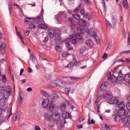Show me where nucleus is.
<instances>
[{
  "instance_id": "obj_15",
  "label": "nucleus",
  "mask_w": 130,
  "mask_h": 130,
  "mask_svg": "<svg viewBox=\"0 0 130 130\" xmlns=\"http://www.w3.org/2000/svg\"><path fill=\"white\" fill-rule=\"evenodd\" d=\"M20 120V115L19 114L16 113L12 117L11 121H18Z\"/></svg>"
},
{
  "instance_id": "obj_31",
  "label": "nucleus",
  "mask_w": 130,
  "mask_h": 130,
  "mask_svg": "<svg viewBox=\"0 0 130 130\" xmlns=\"http://www.w3.org/2000/svg\"><path fill=\"white\" fill-rule=\"evenodd\" d=\"M29 29H36V25L34 23L29 24Z\"/></svg>"
},
{
  "instance_id": "obj_44",
  "label": "nucleus",
  "mask_w": 130,
  "mask_h": 130,
  "mask_svg": "<svg viewBox=\"0 0 130 130\" xmlns=\"http://www.w3.org/2000/svg\"><path fill=\"white\" fill-rule=\"evenodd\" d=\"M70 91H71L70 88H65V93H66V94H68V95H69V93H70Z\"/></svg>"
},
{
  "instance_id": "obj_34",
  "label": "nucleus",
  "mask_w": 130,
  "mask_h": 130,
  "mask_svg": "<svg viewBox=\"0 0 130 130\" xmlns=\"http://www.w3.org/2000/svg\"><path fill=\"white\" fill-rule=\"evenodd\" d=\"M111 104H116L117 105H118V100H117V99H114Z\"/></svg>"
},
{
  "instance_id": "obj_16",
  "label": "nucleus",
  "mask_w": 130,
  "mask_h": 130,
  "mask_svg": "<svg viewBox=\"0 0 130 130\" xmlns=\"http://www.w3.org/2000/svg\"><path fill=\"white\" fill-rule=\"evenodd\" d=\"M7 100L6 98H2L0 100V108L5 107L6 105V100Z\"/></svg>"
},
{
  "instance_id": "obj_10",
  "label": "nucleus",
  "mask_w": 130,
  "mask_h": 130,
  "mask_svg": "<svg viewBox=\"0 0 130 130\" xmlns=\"http://www.w3.org/2000/svg\"><path fill=\"white\" fill-rule=\"evenodd\" d=\"M34 22V23H36L39 25L40 24H43L44 23V20H43V15H39L38 18H35Z\"/></svg>"
},
{
  "instance_id": "obj_36",
  "label": "nucleus",
  "mask_w": 130,
  "mask_h": 130,
  "mask_svg": "<svg viewBox=\"0 0 130 130\" xmlns=\"http://www.w3.org/2000/svg\"><path fill=\"white\" fill-rule=\"evenodd\" d=\"M81 1L84 2V3L86 4V5H88L89 6H91V1L90 0H81Z\"/></svg>"
},
{
  "instance_id": "obj_63",
  "label": "nucleus",
  "mask_w": 130,
  "mask_h": 130,
  "mask_svg": "<svg viewBox=\"0 0 130 130\" xmlns=\"http://www.w3.org/2000/svg\"><path fill=\"white\" fill-rule=\"evenodd\" d=\"M48 41V38L46 37L45 38V40L44 41V42L45 43H46V42H47Z\"/></svg>"
},
{
  "instance_id": "obj_49",
  "label": "nucleus",
  "mask_w": 130,
  "mask_h": 130,
  "mask_svg": "<svg viewBox=\"0 0 130 130\" xmlns=\"http://www.w3.org/2000/svg\"><path fill=\"white\" fill-rule=\"evenodd\" d=\"M112 43H110L108 45V47L107 48V50H109V49H110V48H111V45Z\"/></svg>"
},
{
  "instance_id": "obj_61",
  "label": "nucleus",
  "mask_w": 130,
  "mask_h": 130,
  "mask_svg": "<svg viewBox=\"0 0 130 130\" xmlns=\"http://www.w3.org/2000/svg\"><path fill=\"white\" fill-rule=\"evenodd\" d=\"M13 6H14L15 7H17L18 9H19L20 10V6H19V5L17 4L16 3H15Z\"/></svg>"
},
{
  "instance_id": "obj_5",
  "label": "nucleus",
  "mask_w": 130,
  "mask_h": 130,
  "mask_svg": "<svg viewBox=\"0 0 130 130\" xmlns=\"http://www.w3.org/2000/svg\"><path fill=\"white\" fill-rule=\"evenodd\" d=\"M88 34H89V35H90V36L94 37L95 41H96L97 44H100V40L99 39V38L97 37V35H96V32H94V29H93V28H90L89 29H88Z\"/></svg>"
},
{
  "instance_id": "obj_39",
  "label": "nucleus",
  "mask_w": 130,
  "mask_h": 130,
  "mask_svg": "<svg viewBox=\"0 0 130 130\" xmlns=\"http://www.w3.org/2000/svg\"><path fill=\"white\" fill-rule=\"evenodd\" d=\"M55 48L56 51H58V52H59L61 50V48H60V46H59V45L55 46Z\"/></svg>"
},
{
  "instance_id": "obj_23",
  "label": "nucleus",
  "mask_w": 130,
  "mask_h": 130,
  "mask_svg": "<svg viewBox=\"0 0 130 130\" xmlns=\"http://www.w3.org/2000/svg\"><path fill=\"white\" fill-rule=\"evenodd\" d=\"M60 108L62 112L66 111V109H67V105L64 103H62L60 104Z\"/></svg>"
},
{
  "instance_id": "obj_64",
  "label": "nucleus",
  "mask_w": 130,
  "mask_h": 130,
  "mask_svg": "<svg viewBox=\"0 0 130 130\" xmlns=\"http://www.w3.org/2000/svg\"><path fill=\"white\" fill-rule=\"evenodd\" d=\"M87 105L91 104V98L89 99L88 102L87 103Z\"/></svg>"
},
{
  "instance_id": "obj_24",
  "label": "nucleus",
  "mask_w": 130,
  "mask_h": 130,
  "mask_svg": "<svg viewBox=\"0 0 130 130\" xmlns=\"http://www.w3.org/2000/svg\"><path fill=\"white\" fill-rule=\"evenodd\" d=\"M75 37L78 40H83V36H82L81 34H76Z\"/></svg>"
},
{
  "instance_id": "obj_56",
  "label": "nucleus",
  "mask_w": 130,
  "mask_h": 130,
  "mask_svg": "<svg viewBox=\"0 0 130 130\" xmlns=\"http://www.w3.org/2000/svg\"><path fill=\"white\" fill-rule=\"evenodd\" d=\"M84 120V117H81L79 118V122H82V121H83Z\"/></svg>"
},
{
  "instance_id": "obj_2",
  "label": "nucleus",
  "mask_w": 130,
  "mask_h": 130,
  "mask_svg": "<svg viewBox=\"0 0 130 130\" xmlns=\"http://www.w3.org/2000/svg\"><path fill=\"white\" fill-rule=\"evenodd\" d=\"M45 117L49 120V121H54L56 124H59L61 126L64 125L67 121L65 119H62L60 120V115L58 112L56 113L55 115H52V116L48 114V113L45 114Z\"/></svg>"
},
{
  "instance_id": "obj_28",
  "label": "nucleus",
  "mask_w": 130,
  "mask_h": 130,
  "mask_svg": "<svg viewBox=\"0 0 130 130\" xmlns=\"http://www.w3.org/2000/svg\"><path fill=\"white\" fill-rule=\"evenodd\" d=\"M35 59H36V57H35V55H34V54H30L29 60H31L32 62H35Z\"/></svg>"
},
{
  "instance_id": "obj_58",
  "label": "nucleus",
  "mask_w": 130,
  "mask_h": 130,
  "mask_svg": "<svg viewBox=\"0 0 130 130\" xmlns=\"http://www.w3.org/2000/svg\"><path fill=\"white\" fill-rule=\"evenodd\" d=\"M23 72H24V69H21L20 72V75L22 76L23 75Z\"/></svg>"
},
{
  "instance_id": "obj_47",
  "label": "nucleus",
  "mask_w": 130,
  "mask_h": 130,
  "mask_svg": "<svg viewBox=\"0 0 130 130\" xmlns=\"http://www.w3.org/2000/svg\"><path fill=\"white\" fill-rule=\"evenodd\" d=\"M39 58L40 60H47V59L44 58V57L42 56L41 55H39Z\"/></svg>"
},
{
  "instance_id": "obj_4",
  "label": "nucleus",
  "mask_w": 130,
  "mask_h": 130,
  "mask_svg": "<svg viewBox=\"0 0 130 130\" xmlns=\"http://www.w3.org/2000/svg\"><path fill=\"white\" fill-rule=\"evenodd\" d=\"M117 70H118V68H116L114 69V75H112L110 77H109V76H111V73H110L109 74H108V80H110L112 83H115L117 81L118 78L116 76Z\"/></svg>"
},
{
  "instance_id": "obj_38",
  "label": "nucleus",
  "mask_w": 130,
  "mask_h": 130,
  "mask_svg": "<svg viewBox=\"0 0 130 130\" xmlns=\"http://www.w3.org/2000/svg\"><path fill=\"white\" fill-rule=\"evenodd\" d=\"M101 96H98L95 102V104H98V103H99V102H100V101H101Z\"/></svg>"
},
{
  "instance_id": "obj_21",
  "label": "nucleus",
  "mask_w": 130,
  "mask_h": 130,
  "mask_svg": "<svg viewBox=\"0 0 130 130\" xmlns=\"http://www.w3.org/2000/svg\"><path fill=\"white\" fill-rule=\"evenodd\" d=\"M78 25L81 26V27H86L87 23H86L85 20H80L78 21Z\"/></svg>"
},
{
  "instance_id": "obj_55",
  "label": "nucleus",
  "mask_w": 130,
  "mask_h": 130,
  "mask_svg": "<svg viewBox=\"0 0 130 130\" xmlns=\"http://www.w3.org/2000/svg\"><path fill=\"white\" fill-rule=\"evenodd\" d=\"M61 56H62V57H66L68 56V54H67L66 53H62L61 54Z\"/></svg>"
},
{
  "instance_id": "obj_50",
  "label": "nucleus",
  "mask_w": 130,
  "mask_h": 130,
  "mask_svg": "<svg viewBox=\"0 0 130 130\" xmlns=\"http://www.w3.org/2000/svg\"><path fill=\"white\" fill-rule=\"evenodd\" d=\"M12 4H10L9 5V10L10 14L11 13H12Z\"/></svg>"
},
{
  "instance_id": "obj_11",
  "label": "nucleus",
  "mask_w": 130,
  "mask_h": 130,
  "mask_svg": "<svg viewBox=\"0 0 130 130\" xmlns=\"http://www.w3.org/2000/svg\"><path fill=\"white\" fill-rule=\"evenodd\" d=\"M116 72H117V73L116 74V76L117 77V78L118 79V81H120V82L123 81V79L124 77H123V75H122L121 70H119L118 71V70H117Z\"/></svg>"
},
{
  "instance_id": "obj_25",
  "label": "nucleus",
  "mask_w": 130,
  "mask_h": 130,
  "mask_svg": "<svg viewBox=\"0 0 130 130\" xmlns=\"http://www.w3.org/2000/svg\"><path fill=\"white\" fill-rule=\"evenodd\" d=\"M114 119L116 122H120V121L122 120V118H121L120 115H117L115 117Z\"/></svg>"
},
{
  "instance_id": "obj_19",
  "label": "nucleus",
  "mask_w": 130,
  "mask_h": 130,
  "mask_svg": "<svg viewBox=\"0 0 130 130\" xmlns=\"http://www.w3.org/2000/svg\"><path fill=\"white\" fill-rule=\"evenodd\" d=\"M123 80L126 82V83H127L130 85V74H128L125 75L124 77Z\"/></svg>"
},
{
  "instance_id": "obj_20",
  "label": "nucleus",
  "mask_w": 130,
  "mask_h": 130,
  "mask_svg": "<svg viewBox=\"0 0 130 130\" xmlns=\"http://www.w3.org/2000/svg\"><path fill=\"white\" fill-rule=\"evenodd\" d=\"M122 122L125 127H127V126L129 125L128 119L124 118H122Z\"/></svg>"
},
{
  "instance_id": "obj_8",
  "label": "nucleus",
  "mask_w": 130,
  "mask_h": 130,
  "mask_svg": "<svg viewBox=\"0 0 130 130\" xmlns=\"http://www.w3.org/2000/svg\"><path fill=\"white\" fill-rule=\"evenodd\" d=\"M103 98L108 101H111L113 99V95H112V93L110 91H108L106 93L103 94Z\"/></svg>"
},
{
  "instance_id": "obj_60",
  "label": "nucleus",
  "mask_w": 130,
  "mask_h": 130,
  "mask_svg": "<svg viewBox=\"0 0 130 130\" xmlns=\"http://www.w3.org/2000/svg\"><path fill=\"white\" fill-rule=\"evenodd\" d=\"M48 126H49V127H53V126H54V124L50 123L49 124Z\"/></svg>"
},
{
  "instance_id": "obj_30",
  "label": "nucleus",
  "mask_w": 130,
  "mask_h": 130,
  "mask_svg": "<svg viewBox=\"0 0 130 130\" xmlns=\"http://www.w3.org/2000/svg\"><path fill=\"white\" fill-rule=\"evenodd\" d=\"M19 99L18 101V104L19 106H22V100H23V98L22 96H21V94L19 93Z\"/></svg>"
},
{
  "instance_id": "obj_35",
  "label": "nucleus",
  "mask_w": 130,
  "mask_h": 130,
  "mask_svg": "<svg viewBox=\"0 0 130 130\" xmlns=\"http://www.w3.org/2000/svg\"><path fill=\"white\" fill-rule=\"evenodd\" d=\"M73 17L76 20H80V15L78 14H73Z\"/></svg>"
},
{
  "instance_id": "obj_59",
  "label": "nucleus",
  "mask_w": 130,
  "mask_h": 130,
  "mask_svg": "<svg viewBox=\"0 0 130 130\" xmlns=\"http://www.w3.org/2000/svg\"><path fill=\"white\" fill-rule=\"evenodd\" d=\"M107 57V54H106V53H105L103 55V58H106Z\"/></svg>"
},
{
  "instance_id": "obj_14",
  "label": "nucleus",
  "mask_w": 130,
  "mask_h": 130,
  "mask_svg": "<svg viewBox=\"0 0 130 130\" xmlns=\"http://www.w3.org/2000/svg\"><path fill=\"white\" fill-rule=\"evenodd\" d=\"M68 42H71V39L70 38H67L65 40V43H66V47H67L68 50H72L73 47H71V44H70V43H68Z\"/></svg>"
},
{
  "instance_id": "obj_52",
  "label": "nucleus",
  "mask_w": 130,
  "mask_h": 130,
  "mask_svg": "<svg viewBox=\"0 0 130 130\" xmlns=\"http://www.w3.org/2000/svg\"><path fill=\"white\" fill-rule=\"evenodd\" d=\"M80 14H81V15H83L84 16V15H85V9H81L80 10Z\"/></svg>"
},
{
  "instance_id": "obj_42",
  "label": "nucleus",
  "mask_w": 130,
  "mask_h": 130,
  "mask_svg": "<svg viewBox=\"0 0 130 130\" xmlns=\"http://www.w3.org/2000/svg\"><path fill=\"white\" fill-rule=\"evenodd\" d=\"M105 127L106 130H113L112 127L109 126L107 125H105Z\"/></svg>"
},
{
  "instance_id": "obj_29",
  "label": "nucleus",
  "mask_w": 130,
  "mask_h": 130,
  "mask_svg": "<svg viewBox=\"0 0 130 130\" xmlns=\"http://www.w3.org/2000/svg\"><path fill=\"white\" fill-rule=\"evenodd\" d=\"M68 114H69V113H68V112H67L66 111L62 112V117L64 119H66V118H68Z\"/></svg>"
},
{
  "instance_id": "obj_48",
  "label": "nucleus",
  "mask_w": 130,
  "mask_h": 130,
  "mask_svg": "<svg viewBox=\"0 0 130 130\" xmlns=\"http://www.w3.org/2000/svg\"><path fill=\"white\" fill-rule=\"evenodd\" d=\"M121 53H124V54H128L130 53L129 50L124 51L121 52Z\"/></svg>"
},
{
  "instance_id": "obj_33",
  "label": "nucleus",
  "mask_w": 130,
  "mask_h": 130,
  "mask_svg": "<svg viewBox=\"0 0 130 130\" xmlns=\"http://www.w3.org/2000/svg\"><path fill=\"white\" fill-rule=\"evenodd\" d=\"M0 48L1 49H5L6 48V44L4 43H0Z\"/></svg>"
},
{
  "instance_id": "obj_57",
  "label": "nucleus",
  "mask_w": 130,
  "mask_h": 130,
  "mask_svg": "<svg viewBox=\"0 0 130 130\" xmlns=\"http://www.w3.org/2000/svg\"><path fill=\"white\" fill-rule=\"evenodd\" d=\"M35 129V130H41V128H40V127H39V126H36Z\"/></svg>"
},
{
  "instance_id": "obj_22",
  "label": "nucleus",
  "mask_w": 130,
  "mask_h": 130,
  "mask_svg": "<svg viewBox=\"0 0 130 130\" xmlns=\"http://www.w3.org/2000/svg\"><path fill=\"white\" fill-rule=\"evenodd\" d=\"M47 27H48V25H47L46 24L44 23H40L38 25V28L39 29H46L47 28Z\"/></svg>"
},
{
  "instance_id": "obj_27",
  "label": "nucleus",
  "mask_w": 130,
  "mask_h": 130,
  "mask_svg": "<svg viewBox=\"0 0 130 130\" xmlns=\"http://www.w3.org/2000/svg\"><path fill=\"white\" fill-rule=\"evenodd\" d=\"M123 5L124 8L127 10L128 9V4H127V0H123Z\"/></svg>"
},
{
  "instance_id": "obj_62",
  "label": "nucleus",
  "mask_w": 130,
  "mask_h": 130,
  "mask_svg": "<svg viewBox=\"0 0 130 130\" xmlns=\"http://www.w3.org/2000/svg\"><path fill=\"white\" fill-rule=\"evenodd\" d=\"M28 73H32V72H33V71L32 70V69L31 68H29L28 70Z\"/></svg>"
},
{
  "instance_id": "obj_3",
  "label": "nucleus",
  "mask_w": 130,
  "mask_h": 130,
  "mask_svg": "<svg viewBox=\"0 0 130 130\" xmlns=\"http://www.w3.org/2000/svg\"><path fill=\"white\" fill-rule=\"evenodd\" d=\"M60 31L54 30L53 29L49 30V35L50 38H53L54 37L55 42L57 44H60L61 43V39L60 38Z\"/></svg>"
},
{
  "instance_id": "obj_32",
  "label": "nucleus",
  "mask_w": 130,
  "mask_h": 130,
  "mask_svg": "<svg viewBox=\"0 0 130 130\" xmlns=\"http://www.w3.org/2000/svg\"><path fill=\"white\" fill-rule=\"evenodd\" d=\"M81 5L80 4L79 5V6L76 8L74 11V13H78V12H79V11H80V10H81Z\"/></svg>"
},
{
  "instance_id": "obj_18",
  "label": "nucleus",
  "mask_w": 130,
  "mask_h": 130,
  "mask_svg": "<svg viewBox=\"0 0 130 130\" xmlns=\"http://www.w3.org/2000/svg\"><path fill=\"white\" fill-rule=\"evenodd\" d=\"M85 44L89 47H93L94 46V43L91 40H87L85 42Z\"/></svg>"
},
{
  "instance_id": "obj_1",
  "label": "nucleus",
  "mask_w": 130,
  "mask_h": 130,
  "mask_svg": "<svg viewBox=\"0 0 130 130\" xmlns=\"http://www.w3.org/2000/svg\"><path fill=\"white\" fill-rule=\"evenodd\" d=\"M57 99H58V95L55 93L49 95L47 99H45L42 102L43 108H47L49 106V110L53 111V109H54V104H53V102H55Z\"/></svg>"
},
{
  "instance_id": "obj_6",
  "label": "nucleus",
  "mask_w": 130,
  "mask_h": 130,
  "mask_svg": "<svg viewBox=\"0 0 130 130\" xmlns=\"http://www.w3.org/2000/svg\"><path fill=\"white\" fill-rule=\"evenodd\" d=\"M8 89L9 90H1L0 96H3V98H7L6 97H9V95L11 94V89L10 86H8Z\"/></svg>"
},
{
  "instance_id": "obj_41",
  "label": "nucleus",
  "mask_w": 130,
  "mask_h": 130,
  "mask_svg": "<svg viewBox=\"0 0 130 130\" xmlns=\"http://www.w3.org/2000/svg\"><path fill=\"white\" fill-rule=\"evenodd\" d=\"M77 31L79 32V30H80V33L81 34H84V32L83 31H84V29H83V28H80V27H77Z\"/></svg>"
},
{
  "instance_id": "obj_43",
  "label": "nucleus",
  "mask_w": 130,
  "mask_h": 130,
  "mask_svg": "<svg viewBox=\"0 0 130 130\" xmlns=\"http://www.w3.org/2000/svg\"><path fill=\"white\" fill-rule=\"evenodd\" d=\"M71 42H72V43H73V44L75 45V44H77V42H78L77 41V39L75 38V39H72L71 40Z\"/></svg>"
},
{
  "instance_id": "obj_37",
  "label": "nucleus",
  "mask_w": 130,
  "mask_h": 130,
  "mask_svg": "<svg viewBox=\"0 0 130 130\" xmlns=\"http://www.w3.org/2000/svg\"><path fill=\"white\" fill-rule=\"evenodd\" d=\"M85 17L88 20H91V14L87 13L85 14Z\"/></svg>"
},
{
  "instance_id": "obj_46",
  "label": "nucleus",
  "mask_w": 130,
  "mask_h": 130,
  "mask_svg": "<svg viewBox=\"0 0 130 130\" xmlns=\"http://www.w3.org/2000/svg\"><path fill=\"white\" fill-rule=\"evenodd\" d=\"M24 33L25 36H29V30H24Z\"/></svg>"
},
{
  "instance_id": "obj_12",
  "label": "nucleus",
  "mask_w": 130,
  "mask_h": 130,
  "mask_svg": "<svg viewBox=\"0 0 130 130\" xmlns=\"http://www.w3.org/2000/svg\"><path fill=\"white\" fill-rule=\"evenodd\" d=\"M0 117L1 120H5L7 118V113L6 110L0 108Z\"/></svg>"
},
{
  "instance_id": "obj_7",
  "label": "nucleus",
  "mask_w": 130,
  "mask_h": 130,
  "mask_svg": "<svg viewBox=\"0 0 130 130\" xmlns=\"http://www.w3.org/2000/svg\"><path fill=\"white\" fill-rule=\"evenodd\" d=\"M63 85H64V82L60 81L59 79H57L55 82H53L51 84V87L54 88L55 87H62Z\"/></svg>"
},
{
  "instance_id": "obj_51",
  "label": "nucleus",
  "mask_w": 130,
  "mask_h": 130,
  "mask_svg": "<svg viewBox=\"0 0 130 130\" xmlns=\"http://www.w3.org/2000/svg\"><path fill=\"white\" fill-rule=\"evenodd\" d=\"M91 118H90V117H88V121H87V124H88V125H91Z\"/></svg>"
},
{
  "instance_id": "obj_45",
  "label": "nucleus",
  "mask_w": 130,
  "mask_h": 130,
  "mask_svg": "<svg viewBox=\"0 0 130 130\" xmlns=\"http://www.w3.org/2000/svg\"><path fill=\"white\" fill-rule=\"evenodd\" d=\"M126 108L127 110H129L130 111V102H128L126 105Z\"/></svg>"
},
{
  "instance_id": "obj_13",
  "label": "nucleus",
  "mask_w": 130,
  "mask_h": 130,
  "mask_svg": "<svg viewBox=\"0 0 130 130\" xmlns=\"http://www.w3.org/2000/svg\"><path fill=\"white\" fill-rule=\"evenodd\" d=\"M7 82V78H6V76H2V79H0V87L1 88H5V85H6V83Z\"/></svg>"
},
{
  "instance_id": "obj_54",
  "label": "nucleus",
  "mask_w": 130,
  "mask_h": 130,
  "mask_svg": "<svg viewBox=\"0 0 130 130\" xmlns=\"http://www.w3.org/2000/svg\"><path fill=\"white\" fill-rule=\"evenodd\" d=\"M81 66V62L78 61L77 62V63L75 64V67H80Z\"/></svg>"
},
{
  "instance_id": "obj_17",
  "label": "nucleus",
  "mask_w": 130,
  "mask_h": 130,
  "mask_svg": "<svg viewBox=\"0 0 130 130\" xmlns=\"http://www.w3.org/2000/svg\"><path fill=\"white\" fill-rule=\"evenodd\" d=\"M108 86V82H104L102 83L101 86V92H104L106 90V87Z\"/></svg>"
},
{
  "instance_id": "obj_53",
  "label": "nucleus",
  "mask_w": 130,
  "mask_h": 130,
  "mask_svg": "<svg viewBox=\"0 0 130 130\" xmlns=\"http://www.w3.org/2000/svg\"><path fill=\"white\" fill-rule=\"evenodd\" d=\"M127 43L130 45V35H128L127 37Z\"/></svg>"
},
{
  "instance_id": "obj_9",
  "label": "nucleus",
  "mask_w": 130,
  "mask_h": 130,
  "mask_svg": "<svg viewBox=\"0 0 130 130\" xmlns=\"http://www.w3.org/2000/svg\"><path fill=\"white\" fill-rule=\"evenodd\" d=\"M124 107H125L124 103L123 102L120 103L119 105V108H120V113H122V114H121V116L125 115V109H124Z\"/></svg>"
},
{
  "instance_id": "obj_26",
  "label": "nucleus",
  "mask_w": 130,
  "mask_h": 130,
  "mask_svg": "<svg viewBox=\"0 0 130 130\" xmlns=\"http://www.w3.org/2000/svg\"><path fill=\"white\" fill-rule=\"evenodd\" d=\"M17 35L18 36V37H19L21 42L23 44H26V43H25V42H24V38H23V37H22L21 34H20V32H19V31L17 32Z\"/></svg>"
},
{
  "instance_id": "obj_40",
  "label": "nucleus",
  "mask_w": 130,
  "mask_h": 130,
  "mask_svg": "<svg viewBox=\"0 0 130 130\" xmlns=\"http://www.w3.org/2000/svg\"><path fill=\"white\" fill-rule=\"evenodd\" d=\"M70 79L71 80H72V81H77V80H79L80 78H77L73 76H70Z\"/></svg>"
}]
</instances>
